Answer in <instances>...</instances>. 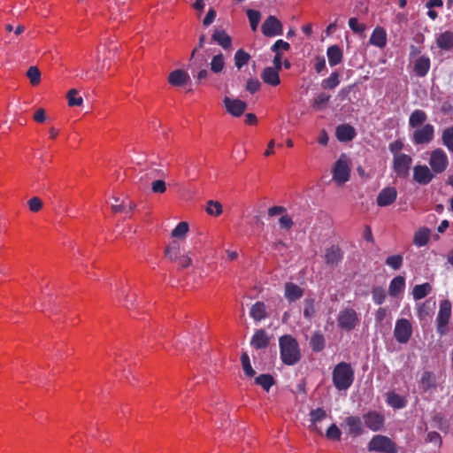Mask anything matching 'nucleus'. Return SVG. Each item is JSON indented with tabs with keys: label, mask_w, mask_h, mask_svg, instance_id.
<instances>
[{
	"label": "nucleus",
	"mask_w": 453,
	"mask_h": 453,
	"mask_svg": "<svg viewBox=\"0 0 453 453\" xmlns=\"http://www.w3.org/2000/svg\"><path fill=\"white\" fill-rule=\"evenodd\" d=\"M280 357L286 365H296L302 357L298 342L291 334H284L279 339Z\"/></svg>",
	"instance_id": "obj_1"
},
{
	"label": "nucleus",
	"mask_w": 453,
	"mask_h": 453,
	"mask_svg": "<svg viewBox=\"0 0 453 453\" xmlns=\"http://www.w3.org/2000/svg\"><path fill=\"white\" fill-rule=\"evenodd\" d=\"M355 379L354 370L351 365L346 362L337 364L332 372L334 386L339 390H347L352 385Z\"/></svg>",
	"instance_id": "obj_2"
},
{
	"label": "nucleus",
	"mask_w": 453,
	"mask_h": 453,
	"mask_svg": "<svg viewBox=\"0 0 453 453\" xmlns=\"http://www.w3.org/2000/svg\"><path fill=\"white\" fill-rule=\"evenodd\" d=\"M451 317V303L449 300H443L440 303L439 311L436 317V331L443 336L448 334V324Z\"/></svg>",
	"instance_id": "obj_3"
},
{
	"label": "nucleus",
	"mask_w": 453,
	"mask_h": 453,
	"mask_svg": "<svg viewBox=\"0 0 453 453\" xmlns=\"http://www.w3.org/2000/svg\"><path fill=\"white\" fill-rule=\"evenodd\" d=\"M413 159L408 154L393 157L392 169L396 178L407 179L410 175Z\"/></svg>",
	"instance_id": "obj_4"
},
{
	"label": "nucleus",
	"mask_w": 453,
	"mask_h": 453,
	"mask_svg": "<svg viewBox=\"0 0 453 453\" xmlns=\"http://www.w3.org/2000/svg\"><path fill=\"white\" fill-rule=\"evenodd\" d=\"M369 451L396 453L395 443L387 436L375 435L372 438L368 444Z\"/></svg>",
	"instance_id": "obj_5"
},
{
	"label": "nucleus",
	"mask_w": 453,
	"mask_h": 453,
	"mask_svg": "<svg viewBox=\"0 0 453 453\" xmlns=\"http://www.w3.org/2000/svg\"><path fill=\"white\" fill-rule=\"evenodd\" d=\"M429 165L434 174L443 173L449 165V158L446 152L441 148L434 150L430 154Z\"/></svg>",
	"instance_id": "obj_6"
},
{
	"label": "nucleus",
	"mask_w": 453,
	"mask_h": 453,
	"mask_svg": "<svg viewBox=\"0 0 453 453\" xmlns=\"http://www.w3.org/2000/svg\"><path fill=\"white\" fill-rule=\"evenodd\" d=\"M338 326L345 331L353 330L358 323V317L352 308H346L339 312L337 318Z\"/></svg>",
	"instance_id": "obj_7"
},
{
	"label": "nucleus",
	"mask_w": 453,
	"mask_h": 453,
	"mask_svg": "<svg viewBox=\"0 0 453 453\" xmlns=\"http://www.w3.org/2000/svg\"><path fill=\"white\" fill-rule=\"evenodd\" d=\"M412 334V326L407 319L396 320L394 328V336L397 342L407 343Z\"/></svg>",
	"instance_id": "obj_8"
},
{
	"label": "nucleus",
	"mask_w": 453,
	"mask_h": 453,
	"mask_svg": "<svg viewBox=\"0 0 453 453\" xmlns=\"http://www.w3.org/2000/svg\"><path fill=\"white\" fill-rule=\"evenodd\" d=\"M434 127L432 124H425L414 130L411 141L415 145L427 144L434 140Z\"/></svg>",
	"instance_id": "obj_9"
},
{
	"label": "nucleus",
	"mask_w": 453,
	"mask_h": 453,
	"mask_svg": "<svg viewBox=\"0 0 453 453\" xmlns=\"http://www.w3.org/2000/svg\"><path fill=\"white\" fill-rule=\"evenodd\" d=\"M350 168L348 160L344 155H342L336 161L334 170L333 178L339 184H343L349 180Z\"/></svg>",
	"instance_id": "obj_10"
},
{
	"label": "nucleus",
	"mask_w": 453,
	"mask_h": 453,
	"mask_svg": "<svg viewBox=\"0 0 453 453\" xmlns=\"http://www.w3.org/2000/svg\"><path fill=\"white\" fill-rule=\"evenodd\" d=\"M261 30L264 35L273 37L283 33L282 24L275 16H269L262 24Z\"/></svg>",
	"instance_id": "obj_11"
},
{
	"label": "nucleus",
	"mask_w": 453,
	"mask_h": 453,
	"mask_svg": "<svg viewBox=\"0 0 453 453\" xmlns=\"http://www.w3.org/2000/svg\"><path fill=\"white\" fill-rule=\"evenodd\" d=\"M434 175L426 165H417L413 167V180L419 185H427L433 180Z\"/></svg>",
	"instance_id": "obj_12"
},
{
	"label": "nucleus",
	"mask_w": 453,
	"mask_h": 453,
	"mask_svg": "<svg viewBox=\"0 0 453 453\" xmlns=\"http://www.w3.org/2000/svg\"><path fill=\"white\" fill-rule=\"evenodd\" d=\"M365 425L370 430L377 432L383 428L385 418L376 411H370L363 416Z\"/></svg>",
	"instance_id": "obj_13"
},
{
	"label": "nucleus",
	"mask_w": 453,
	"mask_h": 453,
	"mask_svg": "<svg viewBox=\"0 0 453 453\" xmlns=\"http://www.w3.org/2000/svg\"><path fill=\"white\" fill-rule=\"evenodd\" d=\"M223 103L226 111L234 117L242 116L247 108L246 102L228 96L223 99Z\"/></svg>",
	"instance_id": "obj_14"
},
{
	"label": "nucleus",
	"mask_w": 453,
	"mask_h": 453,
	"mask_svg": "<svg viewBox=\"0 0 453 453\" xmlns=\"http://www.w3.org/2000/svg\"><path fill=\"white\" fill-rule=\"evenodd\" d=\"M396 197V188L394 187H386L379 192L376 198V203L380 207L389 206L395 202Z\"/></svg>",
	"instance_id": "obj_15"
},
{
	"label": "nucleus",
	"mask_w": 453,
	"mask_h": 453,
	"mask_svg": "<svg viewBox=\"0 0 453 453\" xmlns=\"http://www.w3.org/2000/svg\"><path fill=\"white\" fill-rule=\"evenodd\" d=\"M271 342V336L265 329H257L250 339V346L256 349H266Z\"/></svg>",
	"instance_id": "obj_16"
},
{
	"label": "nucleus",
	"mask_w": 453,
	"mask_h": 453,
	"mask_svg": "<svg viewBox=\"0 0 453 453\" xmlns=\"http://www.w3.org/2000/svg\"><path fill=\"white\" fill-rule=\"evenodd\" d=\"M436 46L441 51H450L453 50V32L447 30L440 33L435 37Z\"/></svg>",
	"instance_id": "obj_17"
},
{
	"label": "nucleus",
	"mask_w": 453,
	"mask_h": 453,
	"mask_svg": "<svg viewBox=\"0 0 453 453\" xmlns=\"http://www.w3.org/2000/svg\"><path fill=\"white\" fill-rule=\"evenodd\" d=\"M324 257L326 264L334 267L342 261L343 255L339 246L332 245L330 248L326 250Z\"/></svg>",
	"instance_id": "obj_18"
},
{
	"label": "nucleus",
	"mask_w": 453,
	"mask_h": 453,
	"mask_svg": "<svg viewBox=\"0 0 453 453\" xmlns=\"http://www.w3.org/2000/svg\"><path fill=\"white\" fill-rule=\"evenodd\" d=\"M355 128L349 124H342L336 127L335 136L338 141L347 142L352 141L356 137Z\"/></svg>",
	"instance_id": "obj_19"
},
{
	"label": "nucleus",
	"mask_w": 453,
	"mask_h": 453,
	"mask_svg": "<svg viewBox=\"0 0 453 453\" xmlns=\"http://www.w3.org/2000/svg\"><path fill=\"white\" fill-rule=\"evenodd\" d=\"M189 81V74L182 69H176L171 72L168 76V82L173 87L184 86Z\"/></svg>",
	"instance_id": "obj_20"
},
{
	"label": "nucleus",
	"mask_w": 453,
	"mask_h": 453,
	"mask_svg": "<svg viewBox=\"0 0 453 453\" xmlns=\"http://www.w3.org/2000/svg\"><path fill=\"white\" fill-rule=\"evenodd\" d=\"M303 289L293 282H287L284 288V296L289 302H296L303 296Z\"/></svg>",
	"instance_id": "obj_21"
},
{
	"label": "nucleus",
	"mask_w": 453,
	"mask_h": 453,
	"mask_svg": "<svg viewBox=\"0 0 453 453\" xmlns=\"http://www.w3.org/2000/svg\"><path fill=\"white\" fill-rule=\"evenodd\" d=\"M279 73L280 71L277 69H274L272 66H267L262 71L261 79L265 84L276 87L280 83Z\"/></svg>",
	"instance_id": "obj_22"
},
{
	"label": "nucleus",
	"mask_w": 453,
	"mask_h": 453,
	"mask_svg": "<svg viewBox=\"0 0 453 453\" xmlns=\"http://www.w3.org/2000/svg\"><path fill=\"white\" fill-rule=\"evenodd\" d=\"M349 428V433L354 437L359 436L364 433L361 418L357 416L347 417L344 420Z\"/></svg>",
	"instance_id": "obj_23"
},
{
	"label": "nucleus",
	"mask_w": 453,
	"mask_h": 453,
	"mask_svg": "<svg viewBox=\"0 0 453 453\" xmlns=\"http://www.w3.org/2000/svg\"><path fill=\"white\" fill-rule=\"evenodd\" d=\"M370 44L378 48H384L387 44V33L381 27H376L369 39Z\"/></svg>",
	"instance_id": "obj_24"
},
{
	"label": "nucleus",
	"mask_w": 453,
	"mask_h": 453,
	"mask_svg": "<svg viewBox=\"0 0 453 453\" xmlns=\"http://www.w3.org/2000/svg\"><path fill=\"white\" fill-rule=\"evenodd\" d=\"M211 39L224 50H230L232 47V38L223 29H216L211 35Z\"/></svg>",
	"instance_id": "obj_25"
},
{
	"label": "nucleus",
	"mask_w": 453,
	"mask_h": 453,
	"mask_svg": "<svg viewBox=\"0 0 453 453\" xmlns=\"http://www.w3.org/2000/svg\"><path fill=\"white\" fill-rule=\"evenodd\" d=\"M326 417V412L322 408H317L314 410H311L310 412V421L311 424L309 426V428L311 431H314L319 434H322L321 430L317 426V423L323 420Z\"/></svg>",
	"instance_id": "obj_26"
},
{
	"label": "nucleus",
	"mask_w": 453,
	"mask_h": 453,
	"mask_svg": "<svg viewBox=\"0 0 453 453\" xmlns=\"http://www.w3.org/2000/svg\"><path fill=\"white\" fill-rule=\"evenodd\" d=\"M430 70V58L427 56L418 58L414 63L413 71L418 77H425Z\"/></svg>",
	"instance_id": "obj_27"
},
{
	"label": "nucleus",
	"mask_w": 453,
	"mask_h": 453,
	"mask_svg": "<svg viewBox=\"0 0 453 453\" xmlns=\"http://www.w3.org/2000/svg\"><path fill=\"white\" fill-rule=\"evenodd\" d=\"M250 316L256 322H260L261 320L267 318L268 314L266 311V306L263 302L255 303L250 311Z\"/></svg>",
	"instance_id": "obj_28"
},
{
	"label": "nucleus",
	"mask_w": 453,
	"mask_h": 453,
	"mask_svg": "<svg viewBox=\"0 0 453 453\" xmlns=\"http://www.w3.org/2000/svg\"><path fill=\"white\" fill-rule=\"evenodd\" d=\"M326 55L330 66L339 65L342 61V50L338 45H332L327 48Z\"/></svg>",
	"instance_id": "obj_29"
},
{
	"label": "nucleus",
	"mask_w": 453,
	"mask_h": 453,
	"mask_svg": "<svg viewBox=\"0 0 453 453\" xmlns=\"http://www.w3.org/2000/svg\"><path fill=\"white\" fill-rule=\"evenodd\" d=\"M431 231L427 227H421L415 232L413 244L417 247L426 246L429 241Z\"/></svg>",
	"instance_id": "obj_30"
},
{
	"label": "nucleus",
	"mask_w": 453,
	"mask_h": 453,
	"mask_svg": "<svg viewBox=\"0 0 453 453\" xmlns=\"http://www.w3.org/2000/svg\"><path fill=\"white\" fill-rule=\"evenodd\" d=\"M405 288V279L403 276L395 277L389 283L388 293L391 296H397Z\"/></svg>",
	"instance_id": "obj_31"
},
{
	"label": "nucleus",
	"mask_w": 453,
	"mask_h": 453,
	"mask_svg": "<svg viewBox=\"0 0 453 453\" xmlns=\"http://www.w3.org/2000/svg\"><path fill=\"white\" fill-rule=\"evenodd\" d=\"M427 119L426 113L419 109L414 110L410 118H409V126L410 127L415 128L421 125H425L424 123Z\"/></svg>",
	"instance_id": "obj_32"
},
{
	"label": "nucleus",
	"mask_w": 453,
	"mask_h": 453,
	"mask_svg": "<svg viewBox=\"0 0 453 453\" xmlns=\"http://www.w3.org/2000/svg\"><path fill=\"white\" fill-rule=\"evenodd\" d=\"M326 341L323 334L319 331L315 332L310 340V347L314 352H320L324 349Z\"/></svg>",
	"instance_id": "obj_33"
},
{
	"label": "nucleus",
	"mask_w": 453,
	"mask_h": 453,
	"mask_svg": "<svg viewBox=\"0 0 453 453\" xmlns=\"http://www.w3.org/2000/svg\"><path fill=\"white\" fill-rule=\"evenodd\" d=\"M387 403L394 409H403L406 405L405 398L395 392L388 393Z\"/></svg>",
	"instance_id": "obj_34"
},
{
	"label": "nucleus",
	"mask_w": 453,
	"mask_h": 453,
	"mask_svg": "<svg viewBox=\"0 0 453 453\" xmlns=\"http://www.w3.org/2000/svg\"><path fill=\"white\" fill-rule=\"evenodd\" d=\"M180 256V245L178 242L173 241L165 250V257L170 261H177Z\"/></svg>",
	"instance_id": "obj_35"
},
{
	"label": "nucleus",
	"mask_w": 453,
	"mask_h": 453,
	"mask_svg": "<svg viewBox=\"0 0 453 453\" xmlns=\"http://www.w3.org/2000/svg\"><path fill=\"white\" fill-rule=\"evenodd\" d=\"M255 383L262 387L266 392H269L270 388L275 384V380L273 375L263 373L255 378Z\"/></svg>",
	"instance_id": "obj_36"
},
{
	"label": "nucleus",
	"mask_w": 453,
	"mask_h": 453,
	"mask_svg": "<svg viewBox=\"0 0 453 453\" xmlns=\"http://www.w3.org/2000/svg\"><path fill=\"white\" fill-rule=\"evenodd\" d=\"M432 291V286L428 283L416 285L412 289V296L415 300H420L428 296Z\"/></svg>",
	"instance_id": "obj_37"
},
{
	"label": "nucleus",
	"mask_w": 453,
	"mask_h": 453,
	"mask_svg": "<svg viewBox=\"0 0 453 453\" xmlns=\"http://www.w3.org/2000/svg\"><path fill=\"white\" fill-rule=\"evenodd\" d=\"M204 42H205V35H201V36L199 37L198 45L196 47H195V49L192 50V53H191L190 58H189V68H190L191 72H193V73H194V71H196V69L200 68L203 65V64H198L197 59L196 58V53L198 50V49H201L203 47Z\"/></svg>",
	"instance_id": "obj_38"
},
{
	"label": "nucleus",
	"mask_w": 453,
	"mask_h": 453,
	"mask_svg": "<svg viewBox=\"0 0 453 453\" xmlns=\"http://www.w3.org/2000/svg\"><path fill=\"white\" fill-rule=\"evenodd\" d=\"M421 387L425 391H427L436 387L435 376L433 372L426 371L422 373L420 379Z\"/></svg>",
	"instance_id": "obj_39"
},
{
	"label": "nucleus",
	"mask_w": 453,
	"mask_h": 453,
	"mask_svg": "<svg viewBox=\"0 0 453 453\" xmlns=\"http://www.w3.org/2000/svg\"><path fill=\"white\" fill-rule=\"evenodd\" d=\"M250 59V55L242 49H239L234 54V65L241 69L244 65H248Z\"/></svg>",
	"instance_id": "obj_40"
},
{
	"label": "nucleus",
	"mask_w": 453,
	"mask_h": 453,
	"mask_svg": "<svg viewBox=\"0 0 453 453\" xmlns=\"http://www.w3.org/2000/svg\"><path fill=\"white\" fill-rule=\"evenodd\" d=\"M211 71L214 73H221L225 67V58L222 53L215 55L210 63Z\"/></svg>",
	"instance_id": "obj_41"
},
{
	"label": "nucleus",
	"mask_w": 453,
	"mask_h": 453,
	"mask_svg": "<svg viewBox=\"0 0 453 453\" xmlns=\"http://www.w3.org/2000/svg\"><path fill=\"white\" fill-rule=\"evenodd\" d=\"M188 229V224L186 221H181L173 229L171 236L176 239L182 240L186 237Z\"/></svg>",
	"instance_id": "obj_42"
},
{
	"label": "nucleus",
	"mask_w": 453,
	"mask_h": 453,
	"mask_svg": "<svg viewBox=\"0 0 453 453\" xmlns=\"http://www.w3.org/2000/svg\"><path fill=\"white\" fill-rule=\"evenodd\" d=\"M442 144L453 153V126L445 128L441 134Z\"/></svg>",
	"instance_id": "obj_43"
},
{
	"label": "nucleus",
	"mask_w": 453,
	"mask_h": 453,
	"mask_svg": "<svg viewBox=\"0 0 453 453\" xmlns=\"http://www.w3.org/2000/svg\"><path fill=\"white\" fill-rule=\"evenodd\" d=\"M331 96L325 92L319 93L313 100L312 107L316 110H322L326 108L330 101Z\"/></svg>",
	"instance_id": "obj_44"
},
{
	"label": "nucleus",
	"mask_w": 453,
	"mask_h": 453,
	"mask_svg": "<svg viewBox=\"0 0 453 453\" xmlns=\"http://www.w3.org/2000/svg\"><path fill=\"white\" fill-rule=\"evenodd\" d=\"M339 83V73L337 72H333L328 78L322 81L321 87L324 89H333L336 88Z\"/></svg>",
	"instance_id": "obj_45"
},
{
	"label": "nucleus",
	"mask_w": 453,
	"mask_h": 453,
	"mask_svg": "<svg viewBox=\"0 0 453 453\" xmlns=\"http://www.w3.org/2000/svg\"><path fill=\"white\" fill-rule=\"evenodd\" d=\"M303 317L311 320L315 314V300L313 298H306L303 302Z\"/></svg>",
	"instance_id": "obj_46"
},
{
	"label": "nucleus",
	"mask_w": 453,
	"mask_h": 453,
	"mask_svg": "<svg viewBox=\"0 0 453 453\" xmlns=\"http://www.w3.org/2000/svg\"><path fill=\"white\" fill-rule=\"evenodd\" d=\"M242 366L244 373L248 377H253L256 374L255 370L252 368L249 355L244 352L241 356Z\"/></svg>",
	"instance_id": "obj_47"
},
{
	"label": "nucleus",
	"mask_w": 453,
	"mask_h": 453,
	"mask_svg": "<svg viewBox=\"0 0 453 453\" xmlns=\"http://www.w3.org/2000/svg\"><path fill=\"white\" fill-rule=\"evenodd\" d=\"M403 257L400 254L389 256L387 257L385 264L393 270H398L403 265Z\"/></svg>",
	"instance_id": "obj_48"
},
{
	"label": "nucleus",
	"mask_w": 453,
	"mask_h": 453,
	"mask_svg": "<svg viewBox=\"0 0 453 453\" xmlns=\"http://www.w3.org/2000/svg\"><path fill=\"white\" fill-rule=\"evenodd\" d=\"M247 16L250 21L251 30L256 31L261 19L260 12L256 10L249 9L247 10Z\"/></svg>",
	"instance_id": "obj_49"
},
{
	"label": "nucleus",
	"mask_w": 453,
	"mask_h": 453,
	"mask_svg": "<svg viewBox=\"0 0 453 453\" xmlns=\"http://www.w3.org/2000/svg\"><path fill=\"white\" fill-rule=\"evenodd\" d=\"M206 212L211 216H219L222 213L221 203L214 200L208 201L206 205Z\"/></svg>",
	"instance_id": "obj_50"
},
{
	"label": "nucleus",
	"mask_w": 453,
	"mask_h": 453,
	"mask_svg": "<svg viewBox=\"0 0 453 453\" xmlns=\"http://www.w3.org/2000/svg\"><path fill=\"white\" fill-rule=\"evenodd\" d=\"M27 76L33 86H36L41 81V72L37 66H30L27 72Z\"/></svg>",
	"instance_id": "obj_51"
},
{
	"label": "nucleus",
	"mask_w": 453,
	"mask_h": 453,
	"mask_svg": "<svg viewBox=\"0 0 453 453\" xmlns=\"http://www.w3.org/2000/svg\"><path fill=\"white\" fill-rule=\"evenodd\" d=\"M67 100H68V105L71 107L81 106L83 104L82 97L78 96V91L75 88H73L68 91Z\"/></svg>",
	"instance_id": "obj_52"
},
{
	"label": "nucleus",
	"mask_w": 453,
	"mask_h": 453,
	"mask_svg": "<svg viewBox=\"0 0 453 453\" xmlns=\"http://www.w3.org/2000/svg\"><path fill=\"white\" fill-rule=\"evenodd\" d=\"M372 296L376 304H382L386 300V291L382 287H374L372 290Z\"/></svg>",
	"instance_id": "obj_53"
},
{
	"label": "nucleus",
	"mask_w": 453,
	"mask_h": 453,
	"mask_svg": "<svg viewBox=\"0 0 453 453\" xmlns=\"http://www.w3.org/2000/svg\"><path fill=\"white\" fill-rule=\"evenodd\" d=\"M326 436L329 440L333 441H340L342 436V431L340 428L335 425L332 424L326 432Z\"/></svg>",
	"instance_id": "obj_54"
},
{
	"label": "nucleus",
	"mask_w": 453,
	"mask_h": 453,
	"mask_svg": "<svg viewBox=\"0 0 453 453\" xmlns=\"http://www.w3.org/2000/svg\"><path fill=\"white\" fill-rule=\"evenodd\" d=\"M151 191L154 194H163L166 191V183L163 180H157L151 183Z\"/></svg>",
	"instance_id": "obj_55"
},
{
	"label": "nucleus",
	"mask_w": 453,
	"mask_h": 453,
	"mask_svg": "<svg viewBox=\"0 0 453 453\" xmlns=\"http://www.w3.org/2000/svg\"><path fill=\"white\" fill-rule=\"evenodd\" d=\"M403 149V142L400 140H395L389 143L388 150L393 154V157L402 155L401 150Z\"/></svg>",
	"instance_id": "obj_56"
},
{
	"label": "nucleus",
	"mask_w": 453,
	"mask_h": 453,
	"mask_svg": "<svg viewBox=\"0 0 453 453\" xmlns=\"http://www.w3.org/2000/svg\"><path fill=\"white\" fill-rule=\"evenodd\" d=\"M289 49L290 44L281 39L277 40L271 47L273 52H280V50L288 51Z\"/></svg>",
	"instance_id": "obj_57"
},
{
	"label": "nucleus",
	"mask_w": 453,
	"mask_h": 453,
	"mask_svg": "<svg viewBox=\"0 0 453 453\" xmlns=\"http://www.w3.org/2000/svg\"><path fill=\"white\" fill-rule=\"evenodd\" d=\"M27 204H28L29 210L33 212H37L42 208V202L37 196H34V197L30 198L27 201Z\"/></svg>",
	"instance_id": "obj_58"
},
{
	"label": "nucleus",
	"mask_w": 453,
	"mask_h": 453,
	"mask_svg": "<svg viewBox=\"0 0 453 453\" xmlns=\"http://www.w3.org/2000/svg\"><path fill=\"white\" fill-rule=\"evenodd\" d=\"M175 263H178L179 269H184L188 268L192 265V258L189 257L188 254L180 255L177 261H174Z\"/></svg>",
	"instance_id": "obj_59"
},
{
	"label": "nucleus",
	"mask_w": 453,
	"mask_h": 453,
	"mask_svg": "<svg viewBox=\"0 0 453 453\" xmlns=\"http://www.w3.org/2000/svg\"><path fill=\"white\" fill-rule=\"evenodd\" d=\"M261 83L257 79H249L246 83V90L251 94L259 90Z\"/></svg>",
	"instance_id": "obj_60"
},
{
	"label": "nucleus",
	"mask_w": 453,
	"mask_h": 453,
	"mask_svg": "<svg viewBox=\"0 0 453 453\" xmlns=\"http://www.w3.org/2000/svg\"><path fill=\"white\" fill-rule=\"evenodd\" d=\"M279 225H280V228L289 230L293 226L294 222L290 216H288V214H285L280 218Z\"/></svg>",
	"instance_id": "obj_61"
},
{
	"label": "nucleus",
	"mask_w": 453,
	"mask_h": 453,
	"mask_svg": "<svg viewBox=\"0 0 453 453\" xmlns=\"http://www.w3.org/2000/svg\"><path fill=\"white\" fill-rule=\"evenodd\" d=\"M349 27L357 34H361L365 31V26L359 24L357 19L354 17L349 19Z\"/></svg>",
	"instance_id": "obj_62"
},
{
	"label": "nucleus",
	"mask_w": 453,
	"mask_h": 453,
	"mask_svg": "<svg viewBox=\"0 0 453 453\" xmlns=\"http://www.w3.org/2000/svg\"><path fill=\"white\" fill-rule=\"evenodd\" d=\"M121 295L124 297V305L127 309H130L131 307L134 306V302H135V295L134 294L127 295V294H126L125 290H121Z\"/></svg>",
	"instance_id": "obj_63"
},
{
	"label": "nucleus",
	"mask_w": 453,
	"mask_h": 453,
	"mask_svg": "<svg viewBox=\"0 0 453 453\" xmlns=\"http://www.w3.org/2000/svg\"><path fill=\"white\" fill-rule=\"evenodd\" d=\"M216 12L213 8L209 9L205 18L203 20V25L204 27L210 26L216 19Z\"/></svg>",
	"instance_id": "obj_64"
}]
</instances>
